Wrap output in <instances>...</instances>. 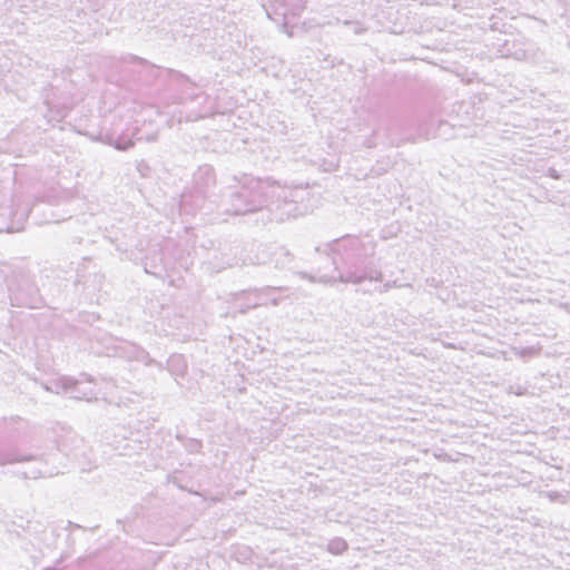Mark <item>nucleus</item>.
Here are the masks:
<instances>
[{"label":"nucleus","mask_w":570,"mask_h":570,"mask_svg":"<svg viewBox=\"0 0 570 570\" xmlns=\"http://www.w3.org/2000/svg\"><path fill=\"white\" fill-rule=\"evenodd\" d=\"M2 230H3V228L0 226V232H2ZM4 230H7L8 233H13V232L19 230V228L14 227L12 224H10L4 227Z\"/></svg>","instance_id":"6ab92c4d"},{"label":"nucleus","mask_w":570,"mask_h":570,"mask_svg":"<svg viewBox=\"0 0 570 570\" xmlns=\"http://www.w3.org/2000/svg\"><path fill=\"white\" fill-rule=\"evenodd\" d=\"M279 254L284 255L287 258L288 262L291 261L289 253L287 250H285L284 248L279 249Z\"/></svg>","instance_id":"aec40b11"},{"label":"nucleus","mask_w":570,"mask_h":570,"mask_svg":"<svg viewBox=\"0 0 570 570\" xmlns=\"http://www.w3.org/2000/svg\"><path fill=\"white\" fill-rule=\"evenodd\" d=\"M512 47L514 50L508 49L507 56H511L515 60L528 61L534 58L535 48L533 45H517L513 43Z\"/></svg>","instance_id":"0eeeda50"},{"label":"nucleus","mask_w":570,"mask_h":570,"mask_svg":"<svg viewBox=\"0 0 570 570\" xmlns=\"http://www.w3.org/2000/svg\"><path fill=\"white\" fill-rule=\"evenodd\" d=\"M274 291L275 289H272L271 286H266L262 288H254L239 292L235 294L234 297L235 308L237 309V312L244 314L252 308L265 305V302H263V294H269Z\"/></svg>","instance_id":"20e7f679"},{"label":"nucleus","mask_w":570,"mask_h":570,"mask_svg":"<svg viewBox=\"0 0 570 570\" xmlns=\"http://www.w3.org/2000/svg\"><path fill=\"white\" fill-rule=\"evenodd\" d=\"M104 141L118 150H127L134 146V141L127 135L106 134Z\"/></svg>","instance_id":"6e6552de"},{"label":"nucleus","mask_w":570,"mask_h":570,"mask_svg":"<svg viewBox=\"0 0 570 570\" xmlns=\"http://www.w3.org/2000/svg\"><path fill=\"white\" fill-rule=\"evenodd\" d=\"M178 440L181 441L183 446L188 453H199L203 448L202 442L197 439H184L178 436Z\"/></svg>","instance_id":"ddd939ff"},{"label":"nucleus","mask_w":570,"mask_h":570,"mask_svg":"<svg viewBox=\"0 0 570 570\" xmlns=\"http://www.w3.org/2000/svg\"><path fill=\"white\" fill-rule=\"evenodd\" d=\"M31 460L37 461L38 463L41 464V462L33 456H19L16 453L0 452V465Z\"/></svg>","instance_id":"9b49d317"},{"label":"nucleus","mask_w":570,"mask_h":570,"mask_svg":"<svg viewBox=\"0 0 570 570\" xmlns=\"http://www.w3.org/2000/svg\"><path fill=\"white\" fill-rule=\"evenodd\" d=\"M328 548H330V551L333 552V553H341L344 550H346L347 544L342 539H335V540L330 542Z\"/></svg>","instance_id":"dca6fc26"},{"label":"nucleus","mask_w":570,"mask_h":570,"mask_svg":"<svg viewBox=\"0 0 570 570\" xmlns=\"http://www.w3.org/2000/svg\"><path fill=\"white\" fill-rule=\"evenodd\" d=\"M81 376L83 377V380H86V382H89L91 383L92 382V379L90 375H87V374H81Z\"/></svg>","instance_id":"5701e85b"},{"label":"nucleus","mask_w":570,"mask_h":570,"mask_svg":"<svg viewBox=\"0 0 570 570\" xmlns=\"http://www.w3.org/2000/svg\"><path fill=\"white\" fill-rule=\"evenodd\" d=\"M240 189L229 195V203L224 210L232 215H246L267 208L271 213L277 212L274 219L284 220L301 214L297 207L301 194L299 188L281 186L269 179H259L244 175L239 180Z\"/></svg>","instance_id":"f03ea898"},{"label":"nucleus","mask_w":570,"mask_h":570,"mask_svg":"<svg viewBox=\"0 0 570 570\" xmlns=\"http://www.w3.org/2000/svg\"><path fill=\"white\" fill-rule=\"evenodd\" d=\"M22 474H23V478H26V479H38L41 476L51 475V473H49L48 471H45L40 468L30 469L28 471H24Z\"/></svg>","instance_id":"2eb2a0df"},{"label":"nucleus","mask_w":570,"mask_h":570,"mask_svg":"<svg viewBox=\"0 0 570 570\" xmlns=\"http://www.w3.org/2000/svg\"><path fill=\"white\" fill-rule=\"evenodd\" d=\"M531 352H532V348H523V350H521L520 355L523 356V355L529 354Z\"/></svg>","instance_id":"4be33fe9"},{"label":"nucleus","mask_w":570,"mask_h":570,"mask_svg":"<svg viewBox=\"0 0 570 570\" xmlns=\"http://www.w3.org/2000/svg\"><path fill=\"white\" fill-rule=\"evenodd\" d=\"M130 61H138L140 63L145 62L144 59L136 57V56H129Z\"/></svg>","instance_id":"412c9836"},{"label":"nucleus","mask_w":570,"mask_h":570,"mask_svg":"<svg viewBox=\"0 0 570 570\" xmlns=\"http://www.w3.org/2000/svg\"><path fill=\"white\" fill-rule=\"evenodd\" d=\"M306 0H275L266 8V13L271 20L287 26L303 12Z\"/></svg>","instance_id":"7ed1b4c3"},{"label":"nucleus","mask_w":570,"mask_h":570,"mask_svg":"<svg viewBox=\"0 0 570 570\" xmlns=\"http://www.w3.org/2000/svg\"><path fill=\"white\" fill-rule=\"evenodd\" d=\"M396 286V282L395 281H392V282H386L380 289L379 292L380 293H385L387 292L389 289H391L392 287Z\"/></svg>","instance_id":"a211bd4d"},{"label":"nucleus","mask_w":570,"mask_h":570,"mask_svg":"<svg viewBox=\"0 0 570 570\" xmlns=\"http://www.w3.org/2000/svg\"><path fill=\"white\" fill-rule=\"evenodd\" d=\"M336 276L322 275L315 277L304 272L298 275L309 282L324 284L341 282L361 284L364 281L381 282L383 272L373 263L376 242L370 236L345 235L327 245Z\"/></svg>","instance_id":"f257e3e1"},{"label":"nucleus","mask_w":570,"mask_h":570,"mask_svg":"<svg viewBox=\"0 0 570 570\" xmlns=\"http://www.w3.org/2000/svg\"><path fill=\"white\" fill-rule=\"evenodd\" d=\"M75 383L76 382L73 379L63 376V377H60V379H57V380L50 382L49 384H47L45 386V389L49 392H53V393L58 394L61 392H68L71 389V385Z\"/></svg>","instance_id":"1a4fd4ad"},{"label":"nucleus","mask_w":570,"mask_h":570,"mask_svg":"<svg viewBox=\"0 0 570 570\" xmlns=\"http://www.w3.org/2000/svg\"><path fill=\"white\" fill-rule=\"evenodd\" d=\"M9 202V191L4 190V187L0 186V216H13L17 217L18 222H24L29 215L30 209L26 206L23 208L12 209L7 205Z\"/></svg>","instance_id":"423d86ee"},{"label":"nucleus","mask_w":570,"mask_h":570,"mask_svg":"<svg viewBox=\"0 0 570 570\" xmlns=\"http://www.w3.org/2000/svg\"><path fill=\"white\" fill-rule=\"evenodd\" d=\"M168 365L176 374H183L186 370V363L181 355H171L168 360Z\"/></svg>","instance_id":"f8f14e48"},{"label":"nucleus","mask_w":570,"mask_h":570,"mask_svg":"<svg viewBox=\"0 0 570 570\" xmlns=\"http://www.w3.org/2000/svg\"><path fill=\"white\" fill-rule=\"evenodd\" d=\"M215 171L212 166H200L194 174V193L197 198L207 197L210 189L215 186Z\"/></svg>","instance_id":"39448f33"},{"label":"nucleus","mask_w":570,"mask_h":570,"mask_svg":"<svg viewBox=\"0 0 570 570\" xmlns=\"http://www.w3.org/2000/svg\"><path fill=\"white\" fill-rule=\"evenodd\" d=\"M45 570H60V569H58L57 567H51V568H47Z\"/></svg>","instance_id":"b1692460"},{"label":"nucleus","mask_w":570,"mask_h":570,"mask_svg":"<svg viewBox=\"0 0 570 570\" xmlns=\"http://www.w3.org/2000/svg\"><path fill=\"white\" fill-rule=\"evenodd\" d=\"M75 384L71 385V389L69 390L71 393H72V397L73 399H77V400H87V401H91L92 399H97L96 397V392L94 391V389L89 387V389H80L79 385L81 384L80 381L78 380H75Z\"/></svg>","instance_id":"9d476101"},{"label":"nucleus","mask_w":570,"mask_h":570,"mask_svg":"<svg viewBox=\"0 0 570 570\" xmlns=\"http://www.w3.org/2000/svg\"><path fill=\"white\" fill-rule=\"evenodd\" d=\"M272 289H275L274 292L269 294H263V302H265V305L267 303H271L272 305L276 306L281 302V297L276 296V293L287 291L285 287H271Z\"/></svg>","instance_id":"4468645a"},{"label":"nucleus","mask_w":570,"mask_h":570,"mask_svg":"<svg viewBox=\"0 0 570 570\" xmlns=\"http://www.w3.org/2000/svg\"><path fill=\"white\" fill-rule=\"evenodd\" d=\"M344 26H350L352 27V31L354 35H362L363 32L366 31V28L363 27V24L358 21H350V20H344L342 22Z\"/></svg>","instance_id":"f3484780"}]
</instances>
